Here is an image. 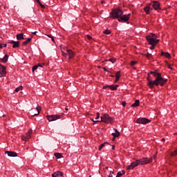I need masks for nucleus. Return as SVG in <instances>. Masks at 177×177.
Instances as JSON below:
<instances>
[{
  "label": "nucleus",
  "instance_id": "17",
  "mask_svg": "<svg viewBox=\"0 0 177 177\" xmlns=\"http://www.w3.org/2000/svg\"><path fill=\"white\" fill-rule=\"evenodd\" d=\"M17 39L18 41H20L21 39H24V34L20 33V34L17 35Z\"/></svg>",
  "mask_w": 177,
  "mask_h": 177
},
{
  "label": "nucleus",
  "instance_id": "39",
  "mask_svg": "<svg viewBox=\"0 0 177 177\" xmlns=\"http://www.w3.org/2000/svg\"><path fill=\"white\" fill-rule=\"evenodd\" d=\"M122 106H123V107H125V106H127V102H122Z\"/></svg>",
  "mask_w": 177,
  "mask_h": 177
},
{
  "label": "nucleus",
  "instance_id": "41",
  "mask_svg": "<svg viewBox=\"0 0 177 177\" xmlns=\"http://www.w3.org/2000/svg\"><path fill=\"white\" fill-rule=\"evenodd\" d=\"M39 6H41V8H42V9H44L45 6L42 5L41 3H40Z\"/></svg>",
  "mask_w": 177,
  "mask_h": 177
},
{
  "label": "nucleus",
  "instance_id": "30",
  "mask_svg": "<svg viewBox=\"0 0 177 177\" xmlns=\"http://www.w3.org/2000/svg\"><path fill=\"white\" fill-rule=\"evenodd\" d=\"M115 60H117L115 59V58H110L109 59V62H111V63H115Z\"/></svg>",
  "mask_w": 177,
  "mask_h": 177
},
{
  "label": "nucleus",
  "instance_id": "7",
  "mask_svg": "<svg viewBox=\"0 0 177 177\" xmlns=\"http://www.w3.org/2000/svg\"><path fill=\"white\" fill-rule=\"evenodd\" d=\"M63 113L61 115H48L47 118L48 121H56V120H60L63 117Z\"/></svg>",
  "mask_w": 177,
  "mask_h": 177
},
{
  "label": "nucleus",
  "instance_id": "32",
  "mask_svg": "<svg viewBox=\"0 0 177 177\" xmlns=\"http://www.w3.org/2000/svg\"><path fill=\"white\" fill-rule=\"evenodd\" d=\"M37 68H38V66H37V65H35V66L32 67V73H34V71H35V70H37Z\"/></svg>",
  "mask_w": 177,
  "mask_h": 177
},
{
  "label": "nucleus",
  "instance_id": "1",
  "mask_svg": "<svg viewBox=\"0 0 177 177\" xmlns=\"http://www.w3.org/2000/svg\"><path fill=\"white\" fill-rule=\"evenodd\" d=\"M150 74L154 76L156 78L155 80H151L148 78V86L151 88L153 89L155 86H158L159 85L160 86H164L165 85V83L168 81L167 79L162 78L161 76V73H158L157 71H151Z\"/></svg>",
  "mask_w": 177,
  "mask_h": 177
},
{
  "label": "nucleus",
  "instance_id": "51",
  "mask_svg": "<svg viewBox=\"0 0 177 177\" xmlns=\"http://www.w3.org/2000/svg\"><path fill=\"white\" fill-rule=\"evenodd\" d=\"M34 35H37V32H33Z\"/></svg>",
  "mask_w": 177,
  "mask_h": 177
},
{
  "label": "nucleus",
  "instance_id": "49",
  "mask_svg": "<svg viewBox=\"0 0 177 177\" xmlns=\"http://www.w3.org/2000/svg\"><path fill=\"white\" fill-rule=\"evenodd\" d=\"M162 142H165V138H162Z\"/></svg>",
  "mask_w": 177,
  "mask_h": 177
},
{
  "label": "nucleus",
  "instance_id": "31",
  "mask_svg": "<svg viewBox=\"0 0 177 177\" xmlns=\"http://www.w3.org/2000/svg\"><path fill=\"white\" fill-rule=\"evenodd\" d=\"M0 48L2 49V48H6V44H0Z\"/></svg>",
  "mask_w": 177,
  "mask_h": 177
},
{
  "label": "nucleus",
  "instance_id": "56",
  "mask_svg": "<svg viewBox=\"0 0 177 177\" xmlns=\"http://www.w3.org/2000/svg\"><path fill=\"white\" fill-rule=\"evenodd\" d=\"M101 3H103V1H102Z\"/></svg>",
  "mask_w": 177,
  "mask_h": 177
},
{
  "label": "nucleus",
  "instance_id": "33",
  "mask_svg": "<svg viewBox=\"0 0 177 177\" xmlns=\"http://www.w3.org/2000/svg\"><path fill=\"white\" fill-rule=\"evenodd\" d=\"M138 62L136 61H132L131 62V66H135V64H136Z\"/></svg>",
  "mask_w": 177,
  "mask_h": 177
},
{
  "label": "nucleus",
  "instance_id": "11",
  "mask_svg": "<svg viewBox=\"0 0 177 177\" xmlns=\"http://www.w3.org/2000/svg\"><path fill=\"white\" fill-rule=\"evenodd\" d=\"M6 75V67L1 66L0 68V77H5Z\"/></svg>",
  "mask_w": 177,
  "mask_h": 177
},
{
  "label": "nucleus",
  "instance_id": "22",
  "mask_svg": "<svg viewBox=\"0 0 177 177\" xmlns=\"http://www.w3.org/2000/svg\"><path fill=\"white\" fill-rule=\"evenodd\" d=\"M140 103V101H139V100H136L135 103H133L131 105V107H138V106H139V104Z\"/></svg>",
  "mask_w": 177,
  "mask_h": 177
},
{
  "label": "nucleus",
  "instance_id": "46",
  "mask_svg": "<svg viewBox=\"0 0 177 177\" xmlns=\"http://www.w3.org/2000/svg\"><path fill=\"white\" fill-rule=\"evenodd\" d=\"M114 149H115V145L112 146V150H114Z\"/></svg>",
  "mask_w": 177,
  "mask_h": 177
},
{
  "label": "nucleus",
  "instance_id": "45",
  "mask_svg": "<svg viewBox=\"0 0 177 177\" xmlns=\"http://www.w3.org/2000/svg\"><path fill=\"white\" fill-rule=\"evenodd\" d=\"M87 38H88V39H92V37H91V36H89V35H87Z\"/></svg>",
  "mask_w": 177,
  "mask_h": 177
},
{
  "label": "nucleus",
  "instance_id": "14",
  "mask_svg": "<svg viewBox=\"0 0 177 177\" xmlns=\"http://www.w3.org/2000/svg\"><path fill=\"white\" fill-rule=\"evenodd\" d=\"M66 53L69 56V59H73V57H74V53L73 52V50L66 48Z\"/></svg>",
  "mask_w": 177,
  "mask_h": 177
},
{
  "label": "nucleus",
  "instance_id": "55",
  "mask_svg": "<svg viewBox=\"0 0 177 177\" xmlns=\"http://www.w3.org/2000/svg\"><path fill=\"white\" fill-rule=\"evenodd\" d=\"M153 158H156V156H154Z\"/></svg>",
  "mask_w": 177,
  "mask_h": 177
},
{
  "label": "nucleus",
  "instance_id": "26",
  "mask_svg": "<svg viewBox=\"0 0 177 177\" xmlns=\"http://www.w3.org/2000/svg\"><path fill=\"white\" fill-rule=\"evenodd\" d=\"M23 89V86H19L15 88V92H19V91H21Z\"/></svg>",
  "mask_w": 177,
  "mask_h": 177
},
{
  "label": "nucleus",
  "instance_id": "36",
  "mask_svg": "<svg viewBox=\"0 0 177 177\" xmlns=\"http://www.w3.org/2000/svg\"><path fill=\"white\" fill-rule=\"evenodd\" d=\"M67 53L62 52V56H64V57H67Z\"/></svg>",
  "mask_w": 177,
  "mask_h": 177
},
{
  "label": "nucleus",
  "instance_id": "20",
  "mask_svg": "<svg viewBox=\"0 0 177 177\" xmlns=\"http://www.w3.org/2000/svg\"><path fill=\"white\" fill-rule=\"evenodd\" d=\"M117 88H118V85L112 84L109 86V89H111V91H117Z\"/></svg>",
  "mask_w": 177,
  "mask_h": 177
},
{
  "label": "nucleus",
  "instance_id": "50",
  "mask_svg": "<svg viewBox=\"0 0 177 177\" xmlns=\"http://www.w3.org/2000/svg\"><path fill=\"white\" fill-rule=\"evenodd\" d=\"M109 177H113V174H110Z\"/></svg>",
  "mask_w": 177,
  "mask_h": 177
},
{
  "label": "nucleus",
  "instance_id": "16",
  "mask_svg": "<svg viewBox=\"0 0 177 177\" xmlns=\"http://www.w3.org/2000/svg\"><path fill=\"white\" fill-rule=\"evenodd\" d=\"M53 177L63 176V173L61 171H55L52 174Z\"/></svg>",
  "mask_w": 177,
  "mask_h": 177
},
{
  "label": "nucleus",
  "instance_id": "34",
  "mask_svg": "<svg viewBox=\"0 0 177 177\" xmlns=\"http://www.w3.org/2000/svg\"><path fill=\"white\" fill-rule=\"evenodd\" d=\"M100 118V113H97V116L95 118V120H99Z\"/></svg>",
  "mask_w": 177,
  "mask_h": 177
},
{
  "label": "nucleus",
  "instance_id": "37",
  "mask_svg": "<svg viewBox=\"0 0 177 177\" xmlns=\"http://www.w3.org/2000/svg\"><path fill=\"white\" fill-rule=\"evenodd\" d=\"M48 37L49 38H51L53 42H55V38H53V37H52V36H50V35H48Z\"/></svg>",
  "mask_w": 177,
  "mask_h": 177
},
{
  "label": "nucleus",
  "instance_id": "2",
  "mask_svg": "<svg viewBox=\"0 0 177 177\" xmlns=\"http://www.w3.org/2000/svg\"><path fill=\"white\" fill-rule=\"evenodd\" d=\"M122 14L123 12L120 8H116L111 12V15L113 19H118V21L120 23H127V21H128L131 17V14H128L127 15H122Z\"/></svg>",
  "mask_w": 177,
  "mask_h": 177
},
{
  "label": "nucleus",
  "instance_id": "52",
  "mask_svg": "<svg viewBox=\"0 0 177 177\" xmlns=\"http://www.w3.org/2000/svg\"><path fill=\"white\" fill-rule=\"evenodd\" d=\"M111 174H114V171H111Z\"/></svg>",
  "mask_w": 177,
  "mask_h": 177
},
{
  "label": "nucleus",
  "instance_id": "12",
  "mask_svg": "<svg viewBox=\"0 0 177 177\" xmlns=\"http://www.w3.org/2000/svg\"><path fill=\"white\" fill-rule=\"evenodd\" d=\"M5 154H8V157H17V153L14 151H7Z\"/></svg>",
  "mask_w": 177,
  "mask_h": 177
},
{
  "label": "nucleus",
  "instance_id": "54",
  "mask_svg": "<svg viewBox=\"0 0 177 177\" xmlns=\"http://www.w3.org/2000/svg\"><path fill=\"white\" fill-rule=\"evenodd\" d=\"M65 110H66V111H67V110H68V108H66V109H65Z\"/></svg>",
  "mask_w": 177,
  "mask_h": 177
},
{
  "label": "nucleus",
  "instance_id": "3",
  "mask_svg": "<svg viewBox=\"0 0 177 177\" xmlns=\"http://www.w3.org/2000/svg\"><path fill=\"white\" fill-rule=\"evenodd\" d=\"M153 161V158H141V159H138L136 160V161L133 162L131 163V165H129L127 167V169H133V168H135L136 167H138V165H145V164H149V162H151Z\"/></svg>",
  "mask_w": 177,
  "mask_h": 177
},
{
  "label": "nucleus",
  "instance_id": "47",
  "mask_svg": "<svg viewBox=\"0 0 177 177\" xmlns=\"http://www.w3.org/2000/svg\"><path fill=\"white\" fill-rule=\"evenodd\" d=\"M37 2L39 4H41V1L39 0H37Z\"/></svg>",
  "mask_w": 177,
  "mask_h": 177
},
{
  "label": "nucleus",
  "instance_id": "53",
  "mask_svg": "<svg viewBox=\"0 0 177 177\" xmlns=\"http://www.w3.org/2000/svg\"><path fill=\"white\" fill-rule=\"evenodd\" d=\"M110 77H114V75H110Z\"/></svg>",
  "mask_w": 177,
  "mask_h": 177
},
{
  "label": "nucleus",
  "instance_id": "28",
  "mask_svg": "<svg viewBox=\"0 0 177 177\" xmlns=\"http://www.w3.org/2000/svg\"><path fill=\"white\" fill-rule=\"evenodd\" d=\"M120 74H121V72L120 71H118L116 73L115 77H118V78H120V77H121Z\"/></svg>",
  "mask_w": 177,
  "mask_h": 177
},
{
  "label": "nucleus",
  "instance_id": "15",
  "mask_svg": "<svg viewBox=\"0 0 177 177\" xmlns=\"http://www.w3.org/2000/svg\"><path fill=\"white\" fill-rule=\"evenodd\" d=\"M114 131L115 133H112V136H113V140H114V139H115V138H118V136H120V131H118V130H117V129H114Z\"/></svg>",
  "mask_w": 177,
  "mask_h": 177
},
{
  "label": "nucleus",
  "instance_id": "38",
  "mask_svg": "<svg viewBox=\"0 0 177 177\" xmlns=\"http://www.w3.org/2000/svg\"><path fill=\"white\" fill-rule=\"evenodd\" d=\"M107 88H110V86L106 85L103 86V89H107Z\"/></svg>",
  "mask_w": 177,
  "mask_h": 177
},
{
  "label": "nucleus",
  "instance_id": "8",
  "mask_svg": "<svg viewBox=\"0 0 177 177\" xmlns=\"http://www.w3.org/2000/svg\"><path fill=\"white\" fill-rule=\"evenodd\" d=\"M39 110L41 107L33 108L30 111V114L32 117H35L39 115Z\"/></svg>",
  "mask_w": 177,
  "mask_h": 177
},
{
  "label": "nucleus",
  "instance_id": "44",
  "mask_svg": "<svg viewBox=\"0 0 177 177\" xmlns=\"http://www.w3.org/2000/svg\"><path fill=\"white\" fill-rule=\"evenodd\" d=\"M119 80H120V77H116L115 82H118L119 81Z\"/></svg>",
  "mask_w": 177,
  "mask_h": 177
},
{
  "label": "nucleus",
  "instance_id": "40",
  "mask_svg": "<svg viewBox=\"0 0 177 177\" xmlns=\"http://www.w3.org/2000/svg\"><path fill=\"white\" fill-rule=\"evenodd\" d=\"M93 122H95V124H97V122H102L100 120H92Z\"/></svg>",
  "mask_w": 177,
  "mask_h": 177
},
{
  "label": "nucleus",
  "instance_id": "57",
  "mask_svg": "<svg viewBox=\"0 0 177 177\" xmlns=\"http://www.w3.org/2000/svg\"><path fill=\"white\" fill-rule=\"evenodd\" d=\"M89 177H92L91 176H90Z\"/></svg>",
  "mask_w": 177,
  "mask_h": 177
},
{
  "label": "nucleus",
  "instance_id": "43",
  "mask_svg": "<svg viewBox=\"0 0 177 177\" xmlns=\"http://www.w3.org/2000/svg\"><path fill=\"white\" fill-rule=\"evenodd\" d=\"M119 80H120V77H116L115 82H118L119 81Z\"/></svg>",
  "mask_w": 177,
  "mask_h": 177
},
{
  "label": "nucleus",
  "instance_id": "18",
  "mask_svg": "<svg viewBox=\"0 0 177 177\" xmlns=\"http://www.w3.org/2000/svg\"><path fill=\"white\" fill-rule=\"evenodd\" d=\"M8 59H9V55H5L3 58H0V60L3 63H6V62H8Z\"/></svg>",
  "mask_w": 177,
  "mask_h": 177
},
{
  "label": "nucleus",
  "instance_id": "23",
  "mask_svg": "<svg viewBox=\"0 0 177 177\" xmlns=\"http://www.w3.org/2000/svg\"><path fill=\"white\" fill-rule=\"evenodd\" d=\"M106 145H109V142H105L102 143V144L99 147V150H100V151L102 150V149L103 147H104L106 146Z\"/></svg>",
  "mask_w": 177,
  "mask_h": 177
},
{
  "label": "nucleus",
  "instance_id": "24",
  "mask_svg": "<svg viewBox=\"0 0 177 177\" xmlns=\"http://www.w3.org/2000/svg\"><path fill=\"white\" fill-rule=\"evenodd\" d=\"M54 156L56 157V158H62L63 157L60 153H54Z\"/></svg>",
  "mask_w": 177,
  "mask_h": 177
},
{
  "label": "nucleus",
  "instance_id": "21",
  "mask_svg": "<svg viewBox=\"0 0 177 177\" xmlns=\"http://www.w3.org/2000/svg\"><path fill=\"white\" fill-rule=\"evenodd\" d=\"M31 42V37L28 38L25 41L22 43V44L26 46V45H28V44H30Z\"/></svg>",
  "mask_w": 177,
  "mask_h": 177
},
{
  "label": "nucleus",
  "instance_id": "29",
  "mask_svg": "<svg viewBox=\"0 0 177 177\" xmlns=\"http://www.w3.org/2000/svg\"><path fill=\"white\" fill-rule=\"evenodd\" d=\"M176 155H177V150L171 152V157H175V156H176Z\"/></svg>",
  "mask_w": 177,
  "mask_h": 177
},
{
  "label": "nucleus",
  "instance_id": "48",
  "mask_svg": "<svg viewBox=\"0 0 177 177\" xmlns=\"http://www.w3.org/2000/svg\"><path fill=\"white\" fill-rule=\"evenodd\" d=\"M168 68L172 69V68L171 67V65H168Z\"/></svg>",
  "mask_w": 177,
  "mask_h": 177
},
{
  "label": "nucleus",
  "instance_id": "35",
  "mask_svg": "<svg viewBox=\"0 0 177 177\" xmlns=\"http://www.w3.org/2000/svg\"><path fill=\"white\" fill-rule=\"evenodd\" d=\"M44 65L45 64H38L37 66V67H44Z\"/></svg>",
  "mask_w": 177,
  "mask_h": 177
},
{
  "label": "nucleus",
  "instance_id": "27",
  "mask_svg": "<svg viewBox=\"0 0 177 177\" xmlns=\"http://www.w3.org/2000/svg\"><path fill=\"white\" fill-rule=\"evenodd\" d=\"M104 34H106V35H109V34H111V31L106 29L104 31Z\"/></svg>",
  "mask_w": 177,
  "mask_h": 177
},
{
  "label": "nucleus",
  "instance_id": "4",
  "mask_svg": "<svg viewBox=\"0 0 177 177\" xmlns=\"http://www.w3.org/2000/svg\"><path fill=\"white\" fill-rule=\"evenodd\" d=\"M160 3L157 1H153L151 3L147 4V6L144 8V10L146 12L147 15H150L151 10L154 9L155 10H161V7H160Z\"/></svg>",
  "mask_w": 177,
  "mask_h": 177
},
{
  "label": "nucleus",
  "instance_id": "25",
  "mask_svg": "<svg viewBox=\"0 0 177 177\" xmlns=\"http://www.w3.org/2000/svg\"><path fill=\"white\" fill-rule=\"evenodd\" d=\"M144 55L148 59H150V57H153V55L150 53L144 54Z\"/></svg>",
  "mask_w": 177,
  "mask_h": 177
},
{
  "label": "nucleus",
  "instance_id": "13",
  "mask_svg": "<svg viewBox=\"0 0 177 177\" xmlns=\"http://www.w3.org/2000/svg\"><path fill=\"white\" fill-rule=\"evenodd\" d=\"M9 44H12L13 45L12 48H19L20 46V41H15L12 40L9 42Z\"/></svg>",
  "mask_w": 177,
  "mask_h": 177
},
{
  "label": "nucleus",
  "instance_id": "5",
  "mask_svg": "<svg viewBox=\"0 0 177 177\" xmlns=\"http://www.w3.org/2000/svg\"><path fill=\"white\" fill-rule=\"evenodd\" d=\"M146 39L148 41V44L149 45H151V46L150 47V49L151 50H153V49H155L156 48V44H158V42H160V39H157V36L156 35V34L153 33H151L150 35L147 36Z\"/></svg>",
  "mask_w": 177,
  "mask_h": 177
},
{
  "label": "nucleus",
  "instance_id": "6",
  "mask_svg": "<svg viewBox=\"0 0 177 177\" xmlns=\"http://www.w3.org/2000/svg\"><path fill=\"white\" fill-rule=\"evenodd\" d=\"M100 118H101V120H100L101 122H104L105 124H110V123L113 122V118L107 114L102 115L100 117Z\"/></svg>",
  "mask_w": 177,
  "mask_h": 177
},
{
  "label": "nucleus",
  "instance_id": "42",
  "mask_svg": "<svg viewBox=\"0 0 177 177\" xmlns=\"http://www.w3.org/2000/svg\"><path fill=\"white\" fill-rule=\"evenodd\" d=\"M103 70H104V71H107V73H109V71L107 70V68H104V67L103 68Z\"/></svg>",
  "mask_w": 177,
  "mask_h": 177
},
{
  "label": "nucleus",
  "instance_id": "19",
  "mask_svg": "<svg viewBox=\"0 0 177 177\" xmlns=\"http://www.w3.org/2000/svg\"><path fill=\"white\" fill-rule=\"evenodd\" d=\"M161 56H165V57H167V58L171 57V55L169 53H165L164 51L161 52Z\"/></svg>",
  "mask_w": 177,
  "mask_h": 177
},
{
  "label": "nucleus",
  "instance_id": "10",
  "mask_svg": "<svg viewBox=\"0 0 177 177\" xmlns=\"http://www.w3.org/2000/svg\"><path fill=\"white\" fill-rule=\"evenodd\" d=\"M31 133H32V131L30 130L25 136H23L21 137L22 140H25V142H27L28 139L31 138Z\"/></svg>",
  "mask_w": 177,
  "mask_h": 177
},
{
  "label": "nucleus",
  "instance_id": "9",
  "mask_svg": "<svg viewBox=\"0 0 177 177\" xmlns=\"http://www.w3.org/2000/svg\"><path fill=\"white\" fill-rule=\"evenodd\" d=\"M136 122H137V124H149V122H150V120H149L146 118H140L137 119Z\"/></svg>",
  "mask_w": 177,
  "mask_h": 177
}]
</instances>
